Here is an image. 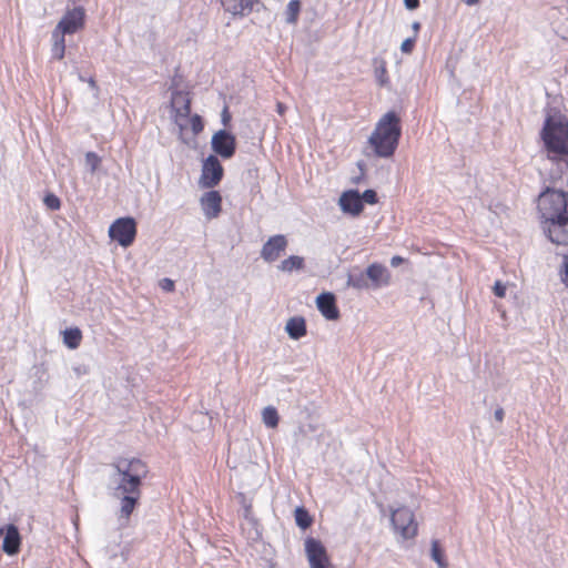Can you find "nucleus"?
I'll list each match as a JSON object with an SVG mask.
<instances>
[{
    "label": "nucleus",
    "mask_w": 568,
    "mask_h": 568,
    "mask_svg": "<svg viewBox=\"0 0 568 568\" xmlns=\"http://www.w3.org/2000/svg\"><path fill=\"white\" fill-rule=\"evenodd\" d=\"M544 232L557 245H568V194L559 190L547 189L538 197ZM560 271L562 283L568 286V253L562 254Z\"/></svg>",
    "instance_id": "obj_1"
},
{
    "label": "nucleus",
    "mask_w": 568,
    "mask_h": 568,
    "mask_svg": "<svg viewBox=\"0 0 568 568\" xmlns=\"http://www.w3.org/2000/svg\"><path fill=\"white\" fill-rule=\"evenodd\" d=\"M114 474L111 476L113 496L121 500L119 520L121 525L128 524L140 497L142 479L148 469L138 458H118L112 464Z\"/></svg>",
    "instance_id": "obj_2"
},
{
    "label": "nucleus",
    "mask_w": 568,
    "mask_h": 568,
    "mask_svg": "<svg viewBox=\"0 0 568 568\" xmlns=\"http://www.w3.org/2000/svg\"><path fill=\"white\" fill-rule=\"evenodd\" d=\"M399 118L394 111L384 114L372 132L368 143L379 158H389L394 154L400 138Z\"/></svg>",
    "instance_id": "obj_3"
},
{
    "label": "nucleus",
    "mask_w": 568,
    "mask_h": 568,
    "mask_svg": "<svg viewBox=\"0 0 568 568\" xmlns=\"http://www.w3.org/2000/svg\"><path fill=\"white\" fill-rule=\"evenodd\" d=\"M542 140L554 159L568 158V119L560 113H549L542 129Z\"/></svg>",
    "instance_id": "obj_4"
},
{
    "label": "nucleus",
    "mask_w": 568,
    "mask_h": 568,
    "mask_svg": "<svg viewBox=\"0 0 568 568\" xmlns=\"http://www.w3.org/2000/svg\"><path fill=\"white\" fill-rule=\"evenodd\" d=\"M136 234V223L133 217H120L109 227V236L121 246H130Z\"/></svg>",
    "instance_id": "obj_5"
},
{
    "label": "nucleus",
    "mask_w": 568,
    "mask_h": 568,
    "mask_svg": "<svg viewBox=\"0 0 568 568\" xmlns=\"http://www.w3.org/2000/svg\"><path fill=\"white\" fill-rule=\"evenodd\" d=\"M390 521L394 529L405 539L412 538L417 534V523L414 519L413 511L407 507H400L394 510Z\"/></svg>",
    "instance_id": "obj_6"
},
{
    "label": "nucleus",
    "mask_w": 568,
    "mask_h": 568,
    "mask_svg": "<svg viewBox=\"0 0 568 568\" xmlns=\"http://www.w3.org/2000/svg\"><path fill=\"white\" fill-rule=\"evenodd\" d=\"M84 16V10L81 7L68 10L53 31L63 37L72 34L83 27Z\"/></svg>",
    "instance_id": "obj_7"
},
{
    "label": "nucleus",
    "mask_w": 568,
    "mask_h": 568,
    "mask_svg": "<svg viewBox=\"0 0 568 568\" xmlns=\"http://www.w3.org/2000/svg\"><path fill=\"white\" fill-rule=\"evenodd\" d=\"M223 176V168L215 155H209L203 163L200 184L203 187H214Z\"/></svg>",
    "instance_id": "obj_8"
},
{
    "label": "nucleus",
    "mask_w": 568,
    "mask_h": 568,
    "mask_svg": "<svg viewBox=\"0 0 568 568\" xmlns=\"http://www.w3.org/2000/svg\"><path fill=\"white\" fill-rule=\"evenodd\" d=\"M211 145L216 154L224 159H230L235 153V136L225 130H220L213 134Z\"/></svg>",
    "instance_id": "obj_9"
},
{
    "label": "nucleus",
    "mask_w": 568,
    "mask_h": 568,
    "mask_svg": "<svg viewBox=\"0 0 568 568\" xmlns=\"http://www.w3.org/2000/svg\"><path fill=\"white\" fill-rule=\"evenodd\" d=\"M305 552L311 568H326L328 557L323 544L312 537L305 539Z\"/></svg>",
    "instance_id": "obj_10"
},
{
    "label": "nucleus",
    "mask_w": 568,
    "mask_h": 568,
    "mask_svg": "<svg viewBox=\"0 0 568 568\" xmlns=\"http://www.w3.org/2000/svg\"><path fill=\"white\" fill-rule=\"evenodd\" d=\"M287 247V240L284 235L271 236L261 250V257L268 263L276 261Z\"/></svg>",
    "instance_id": "obj_11"
},
{
    "label": "nucleus",
    "mask_w": 568,
    "mask_h": 568,
    "mask_svg": "<svg viewBox=\"0 0 568 568\" xmlns=\"http://www.w3.org/2000/svg\"><path fill=\"white\" fill-rule=\"evenodd\" d=\"M316 306L321 314L328 321H336L339 318V311L336 306L334 294L325 292L316 297Z\"/></svg>",
    "instance_id": "obj_12"
},
{
    "label": "nucleus",
    "mask_w": 568,
    "mask_h": 568,
    "mask_svg": "<svg viewBox=\"0 0 568 568\" xmlns=\"http://www.w3.org/2000/svg\"><path fill=\"white\" fill-rule=\"evenodd\" d=\"M338 204L344 213H348L352 215H358L364 207L361 194L358 193V191L355 190L343 192L338 200Z\"/></svg>",
    "instance_id": "obj_13"
},
{
    "label": "nucleus",
    "mask_w": 568,
    "mask_h": 568,
    "mask_svg": "<svg viewBox=\"0 0 568 568\" xmlns=\"http://www.w3.org/2000/svg\"><path fill=\"white\" fill-rule=\"evenodd\" d=\"M222 197L217 191H209L201 197V206L207 219L217 217L221 212Z\"/></svg>",
    "instance_id": "obj_14"
},
{
    "label": "nucleus",
    "mask_w": 568,
    "mask_h": 568,
    "mask_svg": "<svg viewBox=\"0 0 568 568\" xmlns=\"http://www.w3.org/2000/svg\"><path fill=\"white\" fill-rule=\"evenodd\" d=\"M366 272L373 288H379L389 284L390 274L383 264L373 263L366 268Z\"/></svg>",
    "instance_id": "obj_15"
},
{
    "label": "nucleus",
    "mask_w": 568,
    "mask_h": 568,
    "mask_svg": "<svg viewBox=\"0 0 568 568\" xmlns=\"http://www.w3.org/2000/svg\"><path fill=\"white\" fill-rule=\"evenodd\" d=\"M21 545V537L18 528L14 525L6 527L2 549L7 555L13 556L19 552Z\"/></svg>",
    "instance_id": "obj_16"
},
{
    "label": "nucleus",
    "mask_w": 568,
    "mask_h": 568,
    "mask_svg": "<svg viewBox=\"0 0 568 568\" xmlns=\"http://www.w3.org/2000/svg\"><path fill=\"white\" fill-rule=\"evenodd\" d=\"M172 108L175 110L176 118L186 119L191 113V101L186 93L174 92L172 94Z\"/></svg>",
    "instance_id": "obj_17"
},
{
    "label": "nucleus",
    "mask_w": 568,
    "mask_h": 568,
    "mask_svg": "<svg viewBox=\"0 0 568 568\" xmlns=\"http://www.w3.org/2000/svg\"><path fill=\"white\" fill-rule=\"evenodd\" d=\"M285 332L292 339H300L306 335V323L304 317L294 316L288 318L285 325Z\"/></svg>",
    "instance_id": "obj_18"
},
{
    "label": "nucleus",
    "mask_w": 568,
    "mask_h": 568,
    "mask_svg": "<svg viewBox=\"0 0 568 568\" xmlns=\"http://www.w3.org/2000/svg\"><path fill=\"white\" fill-rule=\"evenodd\" d=\"M81 339L82 333L78 327L67 328L63 332V342L71 349L78 348L81 343Z\"/></svg>",
    "instance_id": "obj_19"
},
{
    "label": "nucleus",
    "mask_w": 568,
    "mask_h": 568,
    "mask_svg": "<svg viewBox=\"0 0 568 568\" xmlns=\"http://www.w3.org/2000/svg\"><path fill=\"white\" fill-rule=\"evenodd\" d=\"M304 267V258L297 255H292L278 265V268L283 272L291 273L294 270H302Z\"/></svg>",
    "instance_id": "obj_20"
},
{
    "label": "nucleus",
    "mask_w": 568,
    "mask_h": 568,
    "mask_svg": "<svg viewBox=\"0 0 568 568\" xmlns=\"http://www.w3.org/2000/svg\"><path fill=\"white\" fill-rule=\"evenodd\" d=\"M347 285L357 290L368 288L369 280L367 277V272H359L357 274H348L347 276Z\"/></svg>",
    "instance_id": "obj_21"
},
{
    "label": "nucleus",
    "mask_w": 568,
    "mask_h": 568,
    "mask_svg": "<svg viewBox=\"0 0 568 568\" xmlns=\"http://www.w3.org/2000/svg\"><path fill=\"white\" fill-rule=\"evenodd\" d=\"M301 12V1L300 0H291L287 3L285 10V22L288 24H296L298 20V16Z\"/></svg>",
    "instance_id": "obj_22"
},
{
    "label": "nucleus",
    "mask_w": 568,
    "mask_h": 568,
    "mask_svg": "<svg viewBox=\"0 0 568 568\" xmlns=\"http://www.w3.org/2000/svg\"><path fill=\"white\" fill-rule=\"evenodd\" d=\"M53 44H52V55L53 58L61 60L64 57L65 52V43L64 37L60 33L52 32Z\"/></svg>",
    "instance_id": "obj_23"
},
{
    "label": "nucleus",
    "mask_w": 568,
    "mask_h": 568,
    "mask_svg": "<svg viewBox=\"0 0 568 568\" xmlns=\"http://www.w3.org/2000/svg\"><path fill=\"white\" fill-rule=\"evenodd\" d=\"M262 419L266 427L275 428L278 425V414L273 406H267L262 412Z\"/></svg>",
    "instance_id": "obj_24"
},
{
    "label": "nucleus",
    "mask_w": 568,
    "mask_h": 568,
    "mask_svg": "<svg viewBox=\"0 0 568 568\" xmlns=\"http://www.w3.org/2000/svg\"><path fill=\"white\" fill-rule=\"evenodd\" d=\"M295 521L298 527L306 529L312 525V517L304 507H297L295 509Z\"/></svg>",
    "instance_id": "obj_25"
},
{
    "label": "nucleus",
    "mask_w": 568,
    "mask_h": 568,
    "mask_svg": "<svg viewBox=\"0 0 568 568\" xmlns=\"http://www.w3.org/2000/svg\"><path fill=\"white\" fill-rule=\"evenodd\" d=\"M375 77L379 85H386L388 83L386 64L384 60H375Z\"/></svg>",
    "instance_id": "obj_26"
},
{
    "label": "nucleus",
    "mask_w": 568,
    "mask_h": 568,
    "mask_svg": "<svg viewBox=\"0 0 568 568\" xmlns=\"http://www.w3.org/2000/svg\"><path fill=\"white\" fill-rule=\"evenodd\" d=\"M432 559L436 561L439 568H446L447 562L444 559L443 551L439 547V542L437 540L432 541Z\"/></svg>",
    "instance_id": "obj_27"
},
{
    "label": "nucleus",
    "mask_w": 568,
    "mask_h": 568,
    "mask_svg": "<svg viewBox=\"0 0 568 568\" xmlns=\"http://www.w3.org/2000/svg\"><path fill=\"white\" fill-rule=\"evenodd\" d=\"M101 163V158L95 152H87L85 164L89 166L90 172L94 173Z\"/></svg>",
    "instance_id": "obj_28"
},
{
    "label": "nucleus",
    "mask_w": 568,
    "mask_h": 568,
    "mask_svg": "<svg viewBox=\"0 0 568 568\" xmlns=\"http://www.w3.org/2000/svg\"><path fill=\"white\" fill-rule=\"evenodd\" d=\"M44 204L47 205L48 209L50 210H59L60 206H61V202L59 200L58 196H55L54 194L50 193V194H47L44 196V200H43Z\"/></svg>",
    "instance_id": "obj_29"
},
{
    "label": "nucleus",
    "mask_w": 568,
    "mask_h": 568,
    "mask_svg": "<svg viewBox=\"0 0 568 568\" xmlns=\"http://www.w3.org/2000/svg\"><path fill=\"white\" fill-rule=\"evenodd\" d=\"M361 197H362V203L366 202L368 204H375L377 202V194L374 190L364 191V193L361 195Z\"/></svg>",
    "instance_id": "obj_30"
},
{
    "label": "nucleus",
    "mask_w": 568,
    "mask_h": 568,
    "mask_svg": "<svg viewBox=\"0 0 568 568\" xmlns=\"http://www.w3.org/2000/svg\"><path fill=\"white\" fill-rule=\"evenodd\" d=\"M191 126L194 133H199L203 130V123L200 115L195 114L191 118Z\"/></svg>",
    "instance_id": "obj_31"
},
{
    "label": "nucleus",
    "mask_w": 568,
    "mask_h": 568,
    "mask_svg": "<svg viewBox=\"0 0 568 568\" xmlns=\"http://www.w3.org/2000/svg\"><path fill=\"white\" fill-rule=\"evenodd\" d=\"M414 44H415V37L414 38H408V39L404 40L402 45H400L402 52L410 53L413 48H414Z\"/></svg>",
    "instance_id": "obj_32"
},
{
    "label": "nucleus",
    "mask_w": 568,
    "mask_h": 568,
    "mask_svg": "<svg viewBox=\"0 0 568 568\" xmlns=\"http://www.w3.org/2000/svg\"><path fill=\"white\" fill-rule=\"evenodd\" d=\"M74 374L80 377L90 373V366L87 364H79L73 367Z\"/></svg>",
    "instance_id": "obj_33"
},
{
    "label": "nucleus",
    "mask_w": 568,
    "mask_h": 568,
    "mask_svg": "<svg viewBox=\"0 0 568 568\" xmlns=\"http://www.w3.org/2000/svg\"><path fill=\"white\" fill-rule=\"evenodd\" d=\"M493 291L496 296L504 297L506 294V286L500 281H497L493 287Z\"/></svg>",
    "instance_id": "obj_34"
},
{
    "label": "nucleus",
    "mask_w": 568,
    "mask_h": 568,
    "mask_svg": "<svg viewBox=\"0 0 568 568\" xmlns=\"http://www.w3.org/2000/svg\"><path fill=\"white\" fill-rule=\"evenodd\" d=\"M161 287L164 290V291H168V292H171L174 290V282L170 278H163L161 281Z\"/></svg>",
    "instance_id": "obj_35"
},
{
    "label": "nucleus",
    "mask_w": 568,
    "mask_h": 568,
    "mask_svg": "<svg viewBox=\"0 0 568 568\" xmlns=\"http://www.w3.org/2000/svg\"><path fill=\"white\" fill-rule=\"evenodd\" d=\"M221 116H222V123L226 126L231 121V114L229 112L227 106H225L223 109Z\"/></svg>",
    "instance_id": "obj_36"
},
{
    "label": "nucleus",
    "mask_w": 568,
    "mask_h": 568,
    "mask_svg": "<svg viewBox=\"0 0 568 568\" xmlns=\"http://www.w3.org/2000/svg\"><path fill=\"white\" fill-rule=\"evenodd\" d=\"M404 3L408 10H415L419 6V0H404Z\"/></svg>",
    "instance_id": "obj_37"
},
{
    "label": "nucleus",
    "mask_w": 568,
    "mask_h": 568,
    "mask_svg": "<svg viewBox=\"0 0 568 568\" xmlns=\"http://www.w3.org/2000/svg\"><path fill=\"white\" fill-rule=\"evenodd\" d=\"M504 416H505V412H504L503 407L496 408V410L494 413L495 419L497 422L501 423L504 420Z\"/></svg>",
    "instance_id": "obj_38"
},
{
    "label": "nucleus",
    "mask_w": 568,
    "mask_h": 568,
    "mask_svg": "<svg viewBox=\"0 0 568 568\" xmlns=\"http://www.w3.org/2000/svg\"><path fill=\"white\" fill-rule=\"evenodd\" d=\"M403 262H404V258H403V257H400V256H398V255L393 256V257L390 258V265H392L393 267L398 266V265H399V264H402Z\"/></svg>",
    "instance_id": "obj_39"
},
{
    "label": "nucleus",
    "mask_w": 568,
    "mask_h": 568,
    "mask_svg": "<svg viewBox=\"0 0 568 568\" xmlns=\"http://www.w3.org/2000/svg\"><path fill=\"white\" fill-rule=\"evenodd\" d=\"M412 28L415 32V36L418 33L419 29H420V23L418 21H414L413 24H412Z\"/></svg>",
    "instance_id": "obj_40"
},
{
    "label": "nucleus",
    "mask_w": 568,
    "mask_h": 568,
    "mask_svg": "<svg viewBox=\"0 0 568 568\" xmlns=\"http://www.w3.org/2000/svg\"><path fill=\"white\" fill-rule=\"evenodd\" d=\"M284 111H285V105H284L283 103L278 102V103H277V112H278L280 114H283V113H284Z\"/></svg>",
    "instance_id": "obj_41"
},
{
    "label": "nucleus",
    "mask_w": 568,
    "mask_h": 568,
    "mask_svg": "<svg viewBox=\"0 0 568 568\" xmlns=\"http://www.w3.org/2000/svg\"><path fill=\"white\" fill-rule=\"evenodd\" d=\"M88 83H89V85H90L92 89H97V82L94 81V79H93V78H90V79L88 80Z\"/></svg>",
    "instance_id": "obj_42"
}]
</instances>
